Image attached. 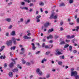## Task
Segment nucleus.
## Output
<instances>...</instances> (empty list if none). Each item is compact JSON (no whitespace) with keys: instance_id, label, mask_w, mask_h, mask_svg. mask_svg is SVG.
Instances as JSON below:
<instances>
[{"instance_id":"f257e3e1","label":"nucleus","mask_w":79,"mask_h":79,"mask_svg":"<svg viewBox=\"0 0 79 79\" xmlns=\"http://www.w3.org/2000/svg\"><path fill=\"white\" fill-rule=\"evenodd\" d=\"M71 76H74L76 79H78L79 76L77 75V72L76 71L71 72Z\"/></svg>"},{"instance_id":"f03ea898","label":"nucleus","mask_w":79,"mask_h":79,"mask_svg":"<svg viewBox=\"0 0 79 79\" xmlns=\"http://www.w3.org/2000/svg\"><path fill=\"white\" fill-rule=\"evenodd\" d=\"M36 72L39 75H42V72H41L40 69L38 68L36 70Z\"/></svg>"},{"instance_id":"7ed1b4c3","label":"nucleus","mask_w":79,"mask_h":79,"mask_svg":"<svg viewBox=\"0 0 79 79\" xmlns=\"http://www.w3.org/2000/svg\"><path fill=\"white\" fill-rule=\"evenodd\" d=\"M8 46H10V45H12V41L11 40H10L9 41H7L6 43Z\"/></svg>"},{"instance_id":"20e7f679","label":"nucleus","mask_w":79,"mask_h":79,"mask_svg":"<svg viewBox=\"0 0 79 79\" xmlns=\"http://www.w3.org/2000/svg\"><path fill=\"white\" fill-rule=\"evenodd\" d=\"M12 40L13 41L14 44L15 45H16V39L15 38H12Z\"/></svg>"},{"instance_id":"39448f33","label":"nucleus","mask_w":79,"mask_h":79,"mask_svg":"<svg viewBox=\"0 0 79 79\" xmlns=\"http://www.w3.org/2000/svg\"><path fill=\"white\" fill-rule=\"evenodd\" d=\"M54 15H55V13H52V14H51L49 17L50 19H53V18Z\"/></svg>"},{"instance_id":"423d86ee","label":"nucleus","mask_w":79,"mask_h":79,"mask_svg":"<svg viewBox=\"0 0 79 79\" xmlns=\"http://www.w3.org/2000/svg\"><path fill=\"white\" fill-rule=\"evenodd\" d=\"M31 45H32V49L33 50H35V48H36V47H35V45L34 43H31Z\"/></svg>"},{"instance_id":"0eeeda50","label":"nucleus","mask_w":79,"mask_h":79,"mask_svg":"<svg viewBox=\"0 0 79 79\" xmlns=\"http://www.w3.org/2000/svg\"><path fill=\"white\" fill-rule=\"evenodd\" d=\"M49 24H50L49 23H46L44 24V27H48V26H49Z\"/></svg>"},{"instance_id":"6e6552de","label":"nucleus","mask_w":79,"mask_h":79,"mask_svg":"<svg viewBox=\"0 0 79 79\" xmlns=\"http://www.w3.org/2000/svg\"><path fill=\"white\" fill-rule=\"evenodd\" d=\"M9 76L10 77H13V73L11 72H10L9 73Z\"/></svg>"},{"instance_id":"1a4fd4ad","label":"nucleus","mask_w":79,"mask_h":79,"mask_svg":"<svg viewBox=\"0 0 79 79\" xmlns=\"http://www.w3.org/2000/svg\"><path fill=\"white\" fill-rule=\"evenodd\" d=\"M47 59H45V58H44L43 59H42L41 63H44V62H45V61H47Z\"/></svg>"},{"instance_id":"9d476101","label":"nucleus","mask_w":79,"mask_h":79,"mask_svg":"<svg viewBox=\"0 0 79 79\" xmlns=\"http://www.w3.org/2000/svg\"><path fill=\"white\" fill-rule=\"evenodd\" d=\"M44 48L47 49V48H48L49 49H50V45L48 46V45H46L45 46Z\"/></svg>"},{"instance_id":"9b49d317","label":"nucleus","mask_w":79,"mask_h":79,"mask_svg":"<svg viewBox=\"0 0 79 79\" xmlns=\"http://www.w3.org/2000/svg\"><path fill=\"white\" fill-rule=\"evenodd\" d=\"M14 65V63H13V62H11L9 66L10 68H12V67H13Z\"/></svg>"},{"instance_id":"f8f14e48","label":"nucleus","mask_w":79,"mask_h":79,"mask_svg":"<svg viewBox=\"0 0 79 79\" xmlns=\"http://www.w3.org/2000/svg\"><path fill=\"white\" fill-rule=\"evenodd\" d=\"M30 22V19H28L27 21H25V24H27L28 23Z\"/></svg>"},{"instance_id":"ddd939ff","label":"nucleus","mask_w":79,"mask_h":79,"mask_svg":"<svg viewBox=\"0 0 79 79\" xmlns=\"http://www.w3.org/2000/svg\"><path fill=\"white\" fill-rule=\"evenodd\" d=\"M53 29H49L48 30V33H50L51 32H53Z\"/></svg>"},{"instance_id":"4468645a","label":"nucleus","mask_w":79,"mask_h":79,"mask_svg":"<svg viewBox=\"0 0 79 79\" xmlns=\"http://www.w3.org/2000/svg\"><path fill=\"white\" fill-rule=\"evenodd\" d=\"M39 5L40 6H44V3L43 2H40Z\"/></svg>"},{"instance_id":"2eb2a0df","label":"nucleus","mask_w":79,"mask_h":79,"mask_svg":"<svg viewBox=\"0 0 79 79\" xmlns=\"http://www.w3.org/2000/svg\"><path fill=\"white\" fill-rule=\"evenodd\" d=\"M76 42H77V40L75 39H73L72 40V43L74 44L75 42V41Z\"/></svg>"},{"instance_id":"dca6fc26","label":"nucleus","mask_w":79,"mask_h":79,"mask_svg":"<svg viewBox=\"0 0 79 79\" xmlns=\"http://www.w3.org/2000/svg\"><path fill=\"white\" fill-rule=\"evenodd\" d=\"M62 54V53H61V52H60L59 51H58L57 52L55 53V54L56 55H61Z\"/></svg>"},{"instance_id":"f3484780","label":"nucleus","mask_w":79,"mask_h":79,"mask_svg":"<svg viewBox=\"0 0 79 79\" xmlns=\"http://www.w3.org/2000/svg\"><path fill=\"white\" fill-rule=\"evenodd\" d=\"M15 31H13L11 33V35H15Z\"/></svg>"},{"instance_id":"a211bd4d","label":"nucleus","mask_w":79,"mask_h":79,"mask_svg":"<svg viewBox=\"0 0 79 79\" xmlns=\"http://www.w3.org/2000/svg\"><path fill=\"white\" fill-rule=\"evenodd\" d=\"M52 39V38H53V36H52V35H50L49 36H48L47 37V39Z\"/></svg>"},{"instance_id":"6ab92c4d","label":"nucleus","mask_w":79,"mask_h":79,"mask_svg":"<svg viewBox=\"0 0 79 79\" xmlns=\"http://www.w3.org/2000/svg\"><path fill=\"white\" fill-rule=\"evenodd\" d=\"M4 48H5V46H2L1 48V49H0V52L3 50V49H4Z\"/></svg>"},{"instance_id":"aec40b11","label":"nucleus","mask_w":79,"mask_h":79,"mask_svg":"<svg viewBox=\"0 0 79 79\" xmlns=\"http://www.w3.org/2000/svg\"><path fill=\"white\" fill-rule=\"evenodd\" d=\"M60 45H63V44H65V42L63 41H61L60 42Z\"/></svg>"},{"instance_id":"412c9836","label":"nucleus","mask_w":79,"mask_h":79,"mask_svg":"<svg viewBox=\"0 0 79 79\" xmlns=\"http://www.w3.org/2000/svg\"><path fill=\"white\" fill-rule=\"evenodd\" d=\"M13 72H14V73H15V72L17 73V72H18V69H15L13 70Z\"/></svg>"},{"instance_id":"4be33fe9","label":"nucleus","mask_w":79,"mask_h":79,"mask_svg":"<svg viewBox=\"0 0 79 79\" xmlns=\"http://www.w3.org/2000/svg\"><path fill=\"white\" fill-rule=\"evenodd\" d=\"M58 17V15H56L55 16L54 15V17L53 19H56L57 17Z\"/></svg>"},{"instance_id":"5701e85b","label":"nucleus","mask_w":79,"mask_h":79,"mask_svg":"<svg viewBox=\"0 0 79 79\" xmlns=\"http://www.w3.org/2000/svg\"><path fill=\"white\" fill-rule=\"evenodd\" d=\"M65 5L63 3H61V4H60L59 5V6H64Z\"/></svg>"},{"instance_id":"b1692460","label":"nucleus","mask_w":79,"mask_h":79,"mask_svg":"<svg viewBox=\"0 0 79 79\" xmlns=\"http://www.w3.org/2000/svg\"><path fill=\"white\" fill-rule=\"evenodd\" d=\"M40 18H41V16L40 15H39L37 16L36 18V19H39Z\"/></svg>"},{"instance_id":"393cba45","label":"nucleus","mask_w":79,"mask_h":79,"mask_svg":"<svg viewBox=\"0 0 79 79\" xmlns=\"http://www.w3.org/2000/svg\"><path fill=\"white\" fill-rule=\"evenodd\" d=\"M15 48H16V46H14L10 48V49L12 50L13 49V50H15Z\"/></svg>"},{"instance_id":"a878e982","label":"nucleus","mask_w":79,"mask_h":79,"mask_svg":"<svg viewBox=\"0 0 79 79\" xmlns=\"http://www.w3.org/2000/svg\"><path fill=\"white\" fill-rule=\"evenodd\" d=\"M75 28H76V31H77V32L78 31V30H79V26H77L75 27Z\"/></svg>"},{"instance_id":"bb28decb","label":"nucleus","mask_w":79,"mask_h":79,"mask_svg":"<svg viewBox=\"0 0 79 79\" xmlns=\"http://www.w3.org/2000/svg\"><path fill=\"white\" fill-rule=\"evenodd\" d=\"M22 61L23 64H25V63H26V61L24 60V59L23 58L22 59Z\"/></svg>"},{"instance_id":"cd10ccee","label":"nucleus","mask_w":79,"mask_h":79,"mask_svg":"<svg viewBox=\"0 0 79 79\" xmlns=\"http://www.w3.org/2000/svg\"><path fill=\"white\" fill-rule=\"evenodd\" d=\"M6 21H8V22H10L11 21V19L10 18H7L6 19Z\"/></svg>"},{"instance_id":"c85d7f7f","label":"nucleus","mask_w":79,"mask_h":79,"mask_svg":"<svg viewBox=\"0 0 79 79\" xmlns=\"http://www.w3.org/2000/svg\"><path fill=\"white\" fill-rule=\"evenodd\" d=\"M69 50L70 52L72 51V46H69Z\"/></svg>"},{"instance_id":"c756f323","label":"nucleus","mask_w":79,"mask_h":79,"mask_svg":"<svg viewBox=\"0 0 79 79\" xmlns=\"http://www.w3.org/2000/svg\"><path fill=\"white\" fill-rule=\"evenodd\" d=\"M60 59H64V56H60Z\"/></svg>"},{"instance_id":"7c9ffc66","label":"nucleus","mask_w":79,"mask_h":79,"mask_svg":"<svg viewBox=\"0 0 79 79\" xmlns=\"http://www.w3.org/2000/svg\"><path fill=\"white\" fill-rule=\"evenodd\" d=\"M73 2H74V1H73V0H69V3H70V4L73 3Z\"/></svg>"},{"instance_id":"2f4dec72","label":"nucleus","mask_w":79,"mask_h":79,"mask_svg":"<svg viewBox=\"0 0 79 79\" xmlns=\"http://www.w3.org/2000/svg\"><path fill=\"white\" fill-rule=\"evenodd\" d=\"M63 64V62H61V61L58 62V64L59 65H61V64Z\"/></svg>"},{"instance_id":"473e14b6","label":"nucleus","mask_w":79,"mask_h":79,"mask_svg":"<svg viewBox=\"0 0 79 79\" xmlns=\"http://www.w3.org/2000/svg\"><path fill=\"white\" fill-rule=\"evenodd\" d=\"M66 38L67 39H71V36H70V35H67L66 36Z\"/></svg>"},{"instance_id":"72a5a7b5","label":"nucleus","mask_w":79,"mask_h":79,"mask_svg":"<svg viewBox=\"0 0 79 79\" xmlns=\"http://www.w3.org/2000/svg\"><path fill=\"white\" fill-rule=\"evenodd\" d=\"M50 51H48L46 53V55H49V54H50Z\"/></svg>"},{"instance_id":"f704fd0d","label":"nucleus","mask_w":79,"mask_h":79,"mask_svg":"<svg viewBox=\"0 0 79 79\" xmlns=\"http://www.w3.org/2000/svg\"><path fill=\"white\" fill-rule=\"evenodd\" d=\"M69 45L68 44H66L64 46V48H67V47H69Z\"/></svg>"},{"instance_id":"c9c22d12","label":"nucleus","mask_w":79,"mask_h":79,"mask_svg":"<svg viewBox=\"0 0 79 79\" xmlns=\"http://www.w3.org/2000/svg\"><path fill=\"white\" fill-rule=\"evenodd\" d=\"M7 64H6V63L4 65V67L5 68H6V67H7Z\"/></svg>"},{"instance_id":"e433bc0d","label":"nucleus","mask_w":79,"mask_h":79,"mask_svg":"<svg viewBox=\"0 0 79 79\" xmlns=\"http://www.w3.org/2000/svg\"><path fill=\"white\" fill-rule=\"evenodd\" d=\"M24 10H28V8L26 7H23V9Z\"/></svg>"},{"instance_id":"4c0bfd02","label":"nucleus","mask_w":79,"mask_h":79,"mask_svg":"<svg viewBox=\"0 0 79 79\" xmlns=\"http://www.w3.org/2000/svg\"><path fill=\"white\" fill-rule=\"evenodd\" d=\"M12 3H13V2H9L8 3V6H10L11 5H12Z\"/></svg>"},{"instance_id":"58836bf2","label":"nucleus","mask_w":79,"mask_h":79,"mask_svg":"<svg viewBox=\"0 0 79 79\" xmlns=\"http://www.w3.org/2000/svg\"><path fill=\"white\" fill-rule=\"evenodd\" d=\"M54 37L56 39H58V37H59V36L57 35H55Z\"/></svg>"},{"instance_id":"ea45409f","label":"nucleus","mask_w":79,"mask_h":79,"mask_svg":"<svg viewBox=\"0 0 79 79\" xmlns=\"http://www.w3.org/2000/svg\"><path fill=\"white\" fill-rule=\"evenodd\" d=\"M45 43H43V44H42V47H43V48H44V47H45Z\"/></svg>"},{"instance_id":"a19ab883","label":"nucleus","mask_w":79,"mask_h":79,"mask_svg":"<svg viewBox=\"0 0 79 79\" xmlns=\"http://www.w3.org/2000/svg\"><path fill=\"white\" fill-rule=\"evenodd\" d=\"M75 35H73L71 36H70V39H73Z\"/></svg>"},{"instance_id":"79ce46f5","label":"nucleus","mask_w":79,"mask_h":79,"mask_svg":"<svg viewBox=\"0 0 79 79\" xmlns=\"http://www.w3.org/2000/svg\"><path fill=\"white\" fill-rule=\"evenodd\" d=\"M77 50H74L73 52V53H74V54H75L76 53H77Z\"/></svg>"},{"instance_id":"37998d69","label":"nucleus","mask_w":79,"mask_h":79,"mask_svg":"<svg viewBox=\"0 0 79 79\" xmlns=\"http://www.w3.org/2000/svg\"><path fill=\"white\" fill-rule=\"evenodd\" d=\"M27 36H23V39H27Z\"/></svg>"},{"instance_id":"c03bdc74","label":"nucleus","mask_w":79,"mask_h":79,"mask_svg":"<svg viewBox=\"0 0 79 79\" xmlns=\"http://www.w3.org/2000/svg\"><path fill=\"white\" fill-rule=\"evenodd\" d=\"M12 27H13V26H12V25H10L9 27V29H11L12 28Z\"/></svg>"},{"instance_id":"a18cd8bd","label":"nucleus","mask_w":79,"mask_h":79,"mask_svg":"<svg viewBox=\"0 0 79 79\" xmlns=\"http://www.w3.org/2000/svg\"><path fill=\"white\" fill-rule=\"evenodd\" d=\"M25 3H24V2H22L21 3V5H25Z\"/></svg>"},{"instance_id":"49530a36","label":"nucleus","mask_w":79,"mask_h":79,"mask_svg":"<svg viewBox=\"0 0 79 79\" xmlns=\"http://www.w3.org/2000/svg\"><path fill=\"white\" fill-rule=\"evenodd\" d=\"M20 23H21L22 22H23V18H21L20 19Z\"/></svg>"},{"instance_id":"de8ad7c7","label":"nucleus","mask_w":79,"mask_h":79,"mask_svg":"<svg viewBox=\"0 0 79 79\" xmlns=\"http://www.w3.org/2000/svg\"><path fill=\"white\" fill-rule=\"evenodd\" d=\"M65 42H67V43L69 42H70V40H66Z\"/></svg>"},{"instance_id":"09e8293b","label":"nucleus","mask_w":79,"mask_h":79,"mask_svg":"<svg viewBox=\"0 0 79 79\" xmlns=\"http://www.w3.org/2000/svg\"><path fill=\"white\" fill-rule=\"evenodd\" d=\"M24 51L20 53V55H23V54H24Z\"/></svg>"},{"instance_id":"8fccbe9b","label":"nucleus","mask_w":79,"mask_h":79,"mask_svg":"<svg viewBox=\"0 0 79 79\" xmlns=\"http://www.w3.org/2000/svg\"><path fill=\"white\" fill-rule=\"evenodd\" d=\"M40 52V51H38L35 52V54L36 55H37V54H39V53Z\"/></svg>"},{"instance_id":"3c124183","label":"nucleus","mask_w":79,"mask_h":79,"mask_svg":"<svg viewBox=\"0 0 79 79\" xmlns=\"http://www.w3.org/2000/svg\"><path fill=\"white\" fill-rule=\"evenodd\" d=\"M63 30H64V29L62 27H60V31H63Z\"/></svg>"},{"instance_id":"603ef678","label":"nucleus","mask_w":79,"mask_h":79,"mask_svg":"<svg viewBox=\"0 0 79 79\" xmlns=\"http://www.w3.org/2000/svg\"><path fill=\"white\" fill-rule=\"evenodd\" d=\"M36 22H37V23H39L40 21V19H37Z\"/></svg>"},{"instance_id":"864d4df0","label":"nucleus","mask_w":79,"mask_h":79,"mask_svg":"<svg viewBox=\"0 0 79 79\" xmlns=\"http://www.w3.org/2000/svg\"><path fill=\"white\" fill-rule=\"evenodd\" d=\"M20 9H22V10H23V9L24 8V7H23V6H20Z\"/></svg>"},{"instance_id":"5fc2aeb1","label":"nucleus","mask_w":79,"mask_h":79,"mask_svg":"<svg viewBox=\"0 0 79 79\" xmlns=\"http://www.w3.org/2000/svg\"><path fill=\"white\" fill-rule=\"evenodd\" d=\"M77 23H79V18H77Z\"/></svg>"},{"instance_id":"6e6d98bb","label":"nucleus","mask_w":79,"mask_h":79,"mask_svg":"<svg viewBox=\"0 0 79 79\" xmlns=\"http://www.w3.org/2000/svg\"><path fill=\"white\" fill-rule=\"evenodd\" d=\"M10 55L11 56H13V54H12V52H10Z\"/></svg>"},{"instance_id":"4d7b16f0","label":"nucleus","mask_w":79,"mask_h":79,"mask_svg":"<svg viewBox=\"0 0 79 79\" xmlns=\"http://www.w3.org/2000/svg\"><path fill=\"white\" fill-rule=\"evenodd\" d=\"M26 65H30V63L29 62H27L26 63Z\"/></svg>"},{"instance_id":"13d9d810","label":"nucleus","mask_w":79,"mask_h":79,"mask_svg":"<svg viewBox=\"0 0 79 79\" xmlns=\"http://www.w3.org/2000/svg\"><path fill=\"white\" fill-rule=\"evenodd\" d=\"M63 21H61V22H60V26H62L63 25Z\"/></svg>"},{"instance_id":"bf43d9fd","label":"nucleus","mask_w":79,"mask_h":79,"mask_svg":"<svg viewBox=\"0 0 79 79\" xmlns=\"http://www.w3.org/2000/svg\"><path fill=\"white\" fill-rule=\"evenodd\" d=\"M6 36H8V35H9V33L7 32L6 33Z\"/></svg>"},{"instance_id":"052dcab7","label":"nucleus","mask_w":79,"mask_h":79,"mask_svg":"<svg viewBox=\"0 0 79 79\" xmlns=\"http://www.w3.org/2000/svg\"><path fill=\"white\" fill-rule=\"evenodd\" d=\"M31 35V33H28L27 34V35H28V36L29 35Z\"/></svg>"},{"instance_id":"680f3d73","label":"nucleus","mask_w":79,"mask_h":79,"mask_svg":"<svg viewBox=\"0 0 79 79\" xmlns=\"http://www.w3.org/2000/svg\"><path fill=\"white\" fill-rule=\"evenodd\" d=\"M58 52H59V50H58V49H57L56 50V53H57Z\"/></svg>"},{"instance_id":"e2e57ef3","label":"nucleus","mask_w":79,"mask_h":79,"mask_svg":"<svg viewBox=\"0 0 79 79\" xmlns=\"http://www.w3.org/2000/svg\"><path fill=\"white\" fill-rule=\"evenodd\" d=\"M33 6V3H30V6Z\"/></svg>"},{"instance_id":"0e129e2a","label":"nucleus","mask_w":79,"mask_h":79,"mask_svg":"<svg viewBox=\"0 0 79 79\" xmlns=\"http://www.w3.org/2000/svg\"><path fill=\"white\" fill-rule=\"evenodd\" d=\"M33 10L32 9H30V10H29V11H30V12H31V11H32Z\"/></svg>"},{"instance_id":"69168bd1","label":"nucleus","mask_w":79,"mask_h":79,"mask_svg":"<svg viewBox=\"0 0 79 79\" xmlns=\"http://www.w3.org/2000/svg\"><path fill=\"white\" fill-rule=\"evenodd\" d=\"M21 51H24V48H21Z\"/></svg>"},{"instance_id":"338daca9","label":"nucleus","mask_w":79,"mask_h":79,"mask_svg":"<svg viewBox=\"0 0 79 79\" xmlns=\"http://www.w3.org/2000/svg\"><path fill=\"white\" fill-rule=\"evenodd\" d=\"M69 24H70V25H73L74 23H69Z\"/></svg>"},{"instance_id":"774afa93","label":"nucleus","mask_w":79,"mask_h":79,"mask_svg":"<svg viewBox=\"0 0 79 79\" xmlns=\"http://www.w3.org/2000/svg\"><path fill=\"white\" fill-rule=\"evenodd\" d=\"M33 77V76H32V75H31L30 76L29 78L30 79H31V78H32V77Z\"/></svg>"}]
</instances>
